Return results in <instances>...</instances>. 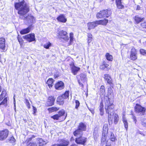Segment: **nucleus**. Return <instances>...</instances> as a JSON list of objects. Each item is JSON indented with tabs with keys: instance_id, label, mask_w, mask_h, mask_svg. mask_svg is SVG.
I'll return each instance as SVG.
<instances>
[{
	"instance_id": "f257e3e1",
	"label": "nucleus",
	"mask_w": 146,
	"mask_h": 146,
	"mask_svg": "<svg viewBox=\"0 0 146 146\" xmlns=\"http://www.w3.org/2000/svg\"><path fill=\"white\" fill-rule=\"evenodd\" d=\"M105 109L106 113L108 114L109 123H111L113 119L112 116L114 113V105L109 97L108 99L105 101Z\"/></svg>"
},
{
	"instance_id": "f03ea898",
	"label": "nucleus",
	"mask_w": 146,
	"mask_h": 146,
	"mask_svg": "<svg viewBox=\"0 0 146 146\" xmlns=\"http://www.w3.org/2000/svg\"><path fill=\"white\" fill-rule=\"evenodd\" d=\"M15 9L18 11V13L20 15V18L21 16L25 15L29 11V7L27 4L25 3L24 0L20 2L15 3Z\"/></svg>"
},
{
	"instance_id": "7ed1b4c3",
	"label": "nucleus",
	"mask_w": 146,
	"mask_h": 146,
	"mask_svg": "<svg viewBox=\"0 0 146 146\" xmlns=\"http://www.w3.org/2000/svg\"><path fill=\"white\" fill-rule=\"evenodd\" d=\"M65 111L64 110L59 111L58 114L51 116V118L54 120H59L60 121L64 120L66 118V115H64Z\"/></svg>"
},
{
	"instance_id": "20e7f679",
	"label": "nucleus",
	"mask_w": 146,
	"mask_h": 146,
	"mask_svg": "<svg viewBox=\"0 0 146 146\" xmlns=\"http://www.w3.org/2000/svg\"><path fill=\"white\" fill-rule=\"evenodd\" d=\"M111 12L110 10H104L98 13L96 17L98 18H102L105 17L108 18L111 15Z\"/></svg>"
},
{
	"instance_id": "39448f33",
	"label": "nucleus",
	"mask_w": 146,
	"mask_h": 146,
	"mask_svg": "<svg viewBox=\"0 0 146 146\" xmlns=\"http://www.w3.org/2000/svg\"><path fill=\"white\" fill-rule=\"evenodd\" d=\"M145 110L146 109L145 108L138 104H136L135 107V112L140 116L144 115Z\"/></svg>"
},
{
	"instance_id": "423d86ee",
	"label": "nucleus",
	"mask_w": 146,
	"mask_h": 146,
	"mask_svg": "<svg viewBox=\"0 0 146 146\" xmlns=\"http://www.w3.org/2000/svg\"><path fill=\"white\" fill-rule=\"evenodd\" d=\"M67 33L63 30L59 31L57 34V36L60 39H62L66 42H68L69 38L68 36Z\"/></svg>"
},
{
	"instance_id": "0eeeda50",
	"label": "nucleus",
	"mask_w": 146,
	"mask_h": 146,
	"mask_svg": "<svg viewBox=\"0 0 146 146\" xmlns=\"http://www.w3.org/2000/svg\"><path fill=\"white\" fill-rule=\"evenodd\" d=\"M6 92L5 90H3L0 95V102L4 98L3 101L0 103V105H4L6 106L7 105V97H6Z\"/></svg>"
},
{
	"instance_id": "6e6552de",
	"label": "nucleus",
	"mask_w": 146,
	"mask_h": 146,
	"mask_svg": "<svg viewBox=\"0 0 146 146\" xmlns=\"http://www.w3.org/2000/svg\"><path fill=\"white\" fill-rule=\"evenodd\" d=\"M77 78L78 80V82L81 86H83V84L81 83L82 82H86L87 81L86 76V75L81 74L80 75L77 76Z\"/></svg>"
},
{
	"instance_id": "1a4fd4ad",
	"label": "nucleus",
	"mask_w": 146,
	"mask_h": 146,
	"mask_svg": "<svg viewBox=\"0 0 146 146\" xmlns=\"http://www.w3.org/2000/svg\"><path fill=\"white\" fill-rule=\"evenodd\" d=\"M23 38L29 42H32L35 40V35L33 33L26 35L23 36Z\"/></svg>"
},
{
	"instance_id": "9d476101",
	"label": "nucleus",
	"mask_w": 146,
	"mask_h": 146,
	"mask_svg": "<svg viewBox=\"0 0 146 146\" xmlns=\"http://www.w3.org/2000/svg\"><path fill=\"white\" fill-rule=\"evenodd\" d=\"M8 131L7 129L0 131V140H3L5 139L8 136Z\"/></svg>"
},
{
	"instance_id": "9b49d317",
	"label": "nucleus",
	"mask_w": 146,
	"mask_h": 146,
	"mask_svg": "<svg viewBox=\"0 0 146 146\" xmlns=\"http://www.w3.org/2000/svg\"><path fill=\"white\" fill-rule=\"evenodd\" d=\"M87 141V139L86 138L81 136L79 137L76 138L75 141L77 144L84 145Z\"/></svg>"
},
{
	"instance_id": "f8f14e48",
	"label": "nucleus",
	"mask_w": 146,
	"mask_h": 146,
	"mask_svg": "<svg viewBox=\"0 0 146 146\" xmlns=\"http://www.w3.org/2000/svg\"><path fill=\"white\" fill-rule=\"evenodd\" d=\"M137 50L134 48H132L131 52L130 58L131 60H134L137 58Z\"/></svg>"
},
{
	"instance_id": "ddd939ff",
	"label": "nucleus",
	"mask_w": 146,
	"mask_h": 146,
	"mask_svg": "<svg viewBox=\"0 0 146 146\" xmlns=\"http://www.w3.org/2000/svg\"><path fill=\"white\" fill-rule=\"evenodd\" d=\"M104 78L105 81L110 85L112 84V80L110 76L108 74L104 75Z\"/></svg>"
},
{
	"instance_id": "4468645a",
	"label": "nucleus",
	"mask_w": 146,
	"mask_h": 146,
	"mask_svg": "<svg viewBox=\"0 0 146 146\" xmlns=\"http://www.w3.org/2000/svg\"><path fill=\"white\" fill-rule=\"evenodd\" d=\"M55 89L58 90H60L64 88V84L63 83L61 82H58L55 85Z\"/></svg>"
},
{
	"instance_id": "2eb2a0df",
	"label": "nucleus",
	"mask_w": 146,
	"mask_h": 146,
	"mask_svg": "<svg viewBox=\"0 0 146 146\" xmlns=\"http://www.w3.org/2000/svg\"><path fill=\"white\" fill-rule=\"evenodd\" d=\"M55 98H54L53 96H49L46 102L47 105L50 106L53 105L54 104Z\"/></svg>"
},
{
	"instance_id": "dca6fc26",
	"label": "nucleus",
	"mask_w": 146,
	"mask_h": 146,
	"mask_svg": "<svg viewBox=\"0 0 146 146\" xmlns=\"http://www.w3.org/2000/svg\"><path fill=\"white\" fill-rule=\"evenodd\" d=\"M57 21L59 22L65 23L67 21V19L66 18L64 15L62 14L59 15L57 18Z\"/></svg>"
},
{
	"instance_id": "f3484780",
	"label": "nucleus",
	"mask_w": 146,
	"mask_h": 146,
	"mask_svg": "<svg viewBox=\"0 0 146 146\" xmlns=\"http://www.w3.org/2000/svg\"><path fill=\"white\" fill-rule=\"evenodd\" d=\"M25 19L24 22L26 24H29L33 22V20H34V17L30 15H28L27 17H24Z\"/></svg>"
},
{
	"instance_id": "a211bd4d",
	"label": "nucleus",
	"mask_w": 146,
	"mask_h": 146,
	"mask_svg": "<svg viewBox=\"0 0 146 146\" xmlns=\"http://www.w3.org/2000/svg\"><path fill=\"white\" fill-rule=\"evenodd\" d=\"M98 24L97 23L96 21L93 22H90L87 24L88 29H91L95 28L98 26Z\"/></svg>"
},
{
	"instance_id": "6ab92c4d",
	"label": "nucleus",
	"mask_w": 146,
	"mask_h": 146,
	"mask_svg": "<svg viewBox=\"0 0 146 146\" xmlns=\"http://www.w3.org/2000/svg\"><path fill=\"white\" fill-rule=\"evenodd\" d=\"M122 0H116L115 3L118 9H122L124 8V6L122 4Z\"/></svg>"
},
{
	"instance_id": "aec40b11",
	"label": "nucleus",
	"mask_w": 146,
	"mask_h": 146,
	"mask_svg": "<svg viewBox=\"0 0 146 146\" xmlns=\"http://www.w3.org/2000/svg\"><path fill=\"white\" fill-rule=\"evenodd\" d=\"M5 47V39L4 38H0V48L4 50Z\"/></svg>"
},
{
	"instance_id": "412c9836",
	"label": "nucleus",
	"mask_w": 146,
	"mask_h": 146,
	"mask_svg": "<svg viewBox=\"0 0 146 146\" xmlns=\"http://www.w3.org/2000/svg\"><path fill=\"white\" fill-rule=\"evenodd\" d=\"M78 129L82 131L86 130V126L85 124L82 122L80 123L78 127Z\"/></svg>"
},
{
	"instance_id": "4be33fe9",
	"label": "nucleus",
	"mask_w": 146,
	"mask_h": 146,
	"mask_svg": "<svg viewBox=\"0 0 146 146\" xmlns=\"http://www.w3.org/2000/svg\"><path fill=\"white\" fill-rule=\"evenodd\" d=\"M64 99L61 96H58L56 100L57 104L60 105H62L64 103Z\"/></svg>"
},
{
	"instance_id": "5701e85b",
	"label": "nucleus",
	"mask_w": 146,
	"mask_h": 146,
	"mask_svg": "<svg viewBox=\"0 0 146 146\" xmlns=\"http://www.w3.org/2000/svg\"><path fill=\"white\" fill-rule=\"evenodd\" d=\"M108 125L107 124H105L103 128V135L105 136L108 133Z\"/></svg>"
},
{
	"instance_id": "b1692460",
	"label": "nucleus",
	"mask_w": 146,
	"mask_h": 146,
	"mask_svg": "<svg viewBox=\"0 0 146 146\" xmlns=\"http://www.w3.org/2000/svg\"><path fill=\"white\" fill-rule=\"evenodd\" d=\"M59 143L60 146H67L69 143L68 141L63 139L60 140Z\"/></svg>"
},
{
	"instance_id": "393cba45",
	"label": "nucleus",
	"mask_w": 146,
	"mask_h": 146,
	"mask_svg": "<svg viewBox=\"0 0 146 146\" xmlns=\"http://www.w3.org/2000/svg\"><path fill=\"white\" fill-rule=\"evenodd\" d=\"M83 133L82 131L78 129L74 132L73 134L75 136L80 137L82 135Z\"/></svg>"
},
{
	"instance_id": "a878e982",
	"label": "nucleus",
	"mask_w": 146,
	"mask_h": 146,
	"mask_svg": "<svg viewBox=\"0 0 146 146\" xmlns=\"http://www.w3.org/2000/svg\"><path fill=\"white\" fill-rule=\"evenodd\" d=\"M80 69L79 67H77L73 65L71 68L72 72L74 75L76 74L77 72L79 71Z\"/></svg>"
},
{
	"instance_id": "bb28decb",
	"label": "nucleus",
	"mask_w": 146,
	"mask_h": 146,
	"mask_svg": "<svg viewBox=\"0 0 146 146\" xmlns=\"http://www.w3.org/2000/svg\"><path fill=\"white\" fill-rule=\"evenodd\" d=\"M98 25H106L108 22V20L107 19L104 20H101L99 21H96Z\"/></svg>"
},
{
	"instance_id": "cd10ccee",
	"label": "nucleus",
	"mask_w": 146,
	"mask_h": 146,
	"mask_svg": "<svg viewBox=\"0 0 146 146\" xmlns=\"http://www.w3.org/2000/svg\"><path fill=\"white\" fill-rule=\"evenodd\" d=\"M31 30V28L29 27L27 28L22 30L20 33L22 35H24L29 33Z\"/></svg>"
},
{
	"instance_id": "c85d7f7f",
	"label": "nucleus",
	"mask_w": 146,
	"mask_h": 146,
	"mask_svg": "<svg viewBox=\"0 0 146 146\" xmlns=\"http://www.w3.org/2000/svg\"><path fill=\"white\" fill-rule=\"evenodd\" d=\"M98 128L96 127L95 128L93 132V135L94 139L96 140L98 137Z\"/></svg>"
},
{
	"instance_id": "c756f323",
	"label": "nucleus",
	"mask_w": 146,
	"mask_h": 146,
	"mask_svg": "<svg viewBox=\"0 0 146 146\" xmlns=\"http://www.w3.org/2000/svg\"><path fill=\"white\" fill-rule=\"evenodd\" d=\"M54 82V80L52 78H50L48 80L46 83L48 84V85L50 88H52Z\"/></svg>"
},
{
	"instance_id": "7c9ffc66",
	"label": "nucleus",
	"mask_w": 146,
	"mask_h": 146,
	"mask_svg": "<svg viewBox=\"0 0 146 146\" xmlns=\"http://www.w3.org/2000/svg\"><path fill=\"white\" fill-rule=\"evenodd\" d=\"M7 142L11 143L12 145H14L15 142V139L13 136L9 137L7 140Z\"/></svg>"
},
{
	"instance_id": "2f4dec72",
	"label": "nucleus",
	"mask_w": 146,
	"mask_h": 146,
	"mask_svg": "<svg viewBox=\"0 0 146 146\" xmlns=\"http://www.w3.org/2000/svg\"><path fill=\"white\" fill-rule=\"evenodd\" d=\"M134 19L136 22L137 23H138L144 20V18H141L140 17L138 16H136L134 17Z\"/></svg>"
},
{
	"instance_id": "473e14b6",
	"label": "nucleus",
	"mask_w": 146,
	"mask_h": 146,
	"mask_svg": "<svg viewBox=\"0 0 146 146\" xmlns=\"http://www.w3.org/2000/svg\"><path fill=\"white\" fill-rule=\"evenodd\" d=\"M105 57L106 59L109 61H111L113 60V58L112 56L108 53H106Z\"/></svg>"
},
{
	"instance_id": "72a5a7b5",
	"label": "nucleus",
	"mask_w": 146,
	"mask_h": 146,
	"mask_svg": "<svg viewBox=\"0 0 146 146\" xmlns=\"http://www.w3.org/2000/svg\"><path fill=\"white\" fill-rule=\"evenodd\" d=\"M59 109V108L52 107L48 108V110L49 113H52L56 111Z\"/></svg>"
},
{
	"instance_id": "f704fd0d",
	"label": "nucleus",
	"mask_w": 146,
	"mask_h": 146,
	"mask_svg": "<svg viewBox=\"0 0 146 146\" xmlns=\"http://www.w3.org/2000/svg\"><path fill=\"white\" fill-rule=\"evenodd\" d=\"M37 141V143L40 146H43L44 145L45 141L42 138H38Z\"/></svg>"
},
{
	"instance_id": "c9c22d12",
	"label": "nucleus",
	"mask_w": 146,
	"mask_h": 146,
	"mask_svg": "<svg viewBox=\"0 0 146 146\" xmlns=\"http://www.w3.org/2000/svg\"><path fill=\"white\" fill-rule=\"evenodd\" d=\"M99 110L100 111V114L101 115H102L104 114V109L103 105L102 103H101L99 107Z\"/></svg>"
},
{
	"instance_id": "e433bc0d",
	"label": "nucleus",
	"mask_w": 146,
	"mask_h": 146,
	"mask_svg": "<svg viewBox=\"0 0 146 146\" xmlns=\"http://www.w3.org/2000/svg\"><path fill=\"white\" fill-rule=\"evenodd\" d=\"M73 35V33H70V41L68 43V45H70L72 44L74 40Z\"/></svg>"
},
{
	"instance_id": "4c0bfd02",
	"label": "nucleus",
	"mask_w": 146,
	"mask_h": 146,
	"mask_svg": "<svg viewBox=\"0 0 146 146\" xmlns=\"http://www.w3.org/2000/svg\"><path fill=\"white\" fill-rule=\"evenodd\" d=\"M123 121L125 126V127L126 129V130H127L128 127L127 121L126 118L123 117Z\"/></svg>"
},
{
	"instance_id": "58836bf2",
	"label": "nucleus",
	"mask_w": 146,
	"mask_h": 146,
	"mask_svg": "<svg viewBox=\"0 0 146 146\" xmlns=\"http://www.w3.org/2000/svg\"><path fill=\"white\" fill-rule=\"evenodd\" d=\"M110 95L111 96L113 95V91L111 88H109L108 89V98L109 97V98H111V97L110 96Z\"/></svg>"
},
{
	"instance_id": "ea45409f",
	"label": "nucleus",
	"mask_w": 146,
	"mask_h": 146,
	"mask_svg": "<svg viewBox=\"0 0 146 146\" xmlns=\"http://www.w3.org/2000/svg\"><path fill=\"white\" fill-rule=\"evenodd\" d=\"M61 96L64 99L67 98L69 96V92L68 91H66L64 94Z\"/></svg>"
},
{
	"instance_id": "a19ab883",
	"label": "nucleus",
	"mask_w": 146,
	"mask_h": 146,
	"mask_svg": "<svg viewBox=\"0 0 146 146\" xmlns=\"http://www.w3.org/2000/svg\"><path fill=\"white\" fill-rule=\"evenodd\" d=\"M114 119V123L115 124H116L119 121V117L117 114H115Z\"/></svg>"
},
{
	"instance_id": "79ce46f5",
	"label": "nucleus",
	"mask_w": 146,
	"mask_h": 146,
	"mask_svg": "<svg viewBox=\"0 0 146 146\" xmlns=\"http://www.w3.org/2000/svg\"><path fill=\"white\" fill-rule=\"evenodd\" d=\"M17 38L21 46L22 47L23 43V41L22 38L21 37H20L19 36L17 37Z\"/></svg>"
},
{
	"instance_id": "37998d69",
	"label": "nucleus",
	"mask_w": 146,
	"mask_h": 146,
	"mask_svg": "<svg viewBox=\"0 0 146 146\" xmlns=\"http://www.w3.org/2000/svg\"><path fill=\"white\" fill-rule=\"evenodd\" d=\"M110 140L112 141H114L115 139V137L113 134L112 133H111V135L110 138Z\"/></svg>"
},
{
	"instance_id": "c03bdc74",
	"label": "nucleus",
	"mask_w": 146,
	"mask_h": 146,
	"mask_svg": "<svg viewBox=\"0 0 146 146\" xmlns=\"http://www.w3.org/2000/svg\"><path fill=\"white\" fill-rule=\"evenodd\" d=\"M142 124L144 126L146 125V118H142L141 119Z\"/></svg>"
},
{
	"instance_id": "a18cd8bd",
	"label": "nucleus",
	"mask_w": 146,
	"mask_h": 146,
	"mask_svg": "<svg viewBox=\"0 0 146 146\" xmlns=\"http://www.w3.org/2000/svg\"><path fill=\"white\" fill-rule=\"evenodd\" d=\"M100 91L101 94H103L105 92V87L104 86L102 85L101 86Z\"/></svg>"
},
{
	"instance_id": "49530a36",
	"label": "nucleus",
	"mask_w": 146,
	"mask_h": 146,
	"mask_svg": "<svg viewBox=\"0 0 146 146\" xmlns=\"http://www.w3.org/2000/svg\"><path fill=\"white\" fill-rule=\"evenodd\" d=\"M140 53L143 55H146V51L143 49H141L140 50Z\"/></svg>"
},
{
	"instance_id": "de8ad7c7",
	"label": "nucleus",
	"mask_w": 146,
	"mask_h": 146,
	"mask_svg": "<svg viewBox=\"0 0 146 146\" xmlns=\"http://www.w3.org/2000/svg\"><path fill=\"white\" fill-rule=\"evenodd\" d=\"M76 106L75 108L77 109L80 106V102L79 101L77 100H76L75 101Z\"/></svg>"
},
{
	"instance_id": "09e8293b",
	"label": "nucleus",
	"mask_w": 146,
	"mask_h": 146,
	"mask_svg": "<svg viewBox=\"0 0 146 146\" xmlns=\"http://www.w3.org/2000/svg\"><path fill=\"white\" fill-rule=\"evenodd\" d=\"M25 104L29 108H30V105L28 100H26Z\"/></svg>"
},
{
	"instance_id": "8fccbe9b",
	"label": "nucleus",
	"mask_w": 146,
	"mask_h": 146,
	"mask_svg": "<svg viewBox=\"0 0 146 146\" xmlns=\"http://www.w3.org/2000/svg\"><path fill=\"white\" fill-rule=\"evenodd\" d=\"M52 44L50 42H48L46 44V49H48L50 47L52 46Z\"/></svg>"
},
{
	"instance_id": "3c124183",
	"label": "nucleus",
	"mask_w": 146,
	"mask_h": 146,
	"mask_svg": "<svg viewBox=\"0 0 146 146\" xmlns=\"http://www.w3.org/2000/svg\"><path fill=\"white\" fill-rule=\"evenodd\" d=\"M27 146H36L35 143L31 142L28 144Z\"/></svg>"
},
{
	"instance_id": "603ef678",
	"label": "nucleus",
	"mask_w": 146,
	"mask_h": 146,
	"mask_svg": "<svg viewBox=\"0 0 146 146\" xmlns=\"http://www.w3.org/2000/svg\"><path fill=\"white\" fill-rule=\"evenodd\" d=\"M141 25L143 28H146V22H144L142 23Z\"/></svg>"
},
{
	"instance_id": "864d4df0",
	"label": "nucleus",
	"mask_w": 146,
	"mask_h": 146,
	"mask_svg": "<svg viewBox=\"0 0 146 146\" xmlns=\"http://www.w3.org/2000/svg\"><path fill=\"white\" fill-rule=\"evenodd\" d=\"M102 66H104L105 68H107L109 66V65L108 64L104 62L103 63V64Z\"/></svg>"
},
{
	"instance_id": "5fc2aeb1",
	"label": "nucleus",
	"mask_w": 146,
	"mask_h": 146,
	"mask_svg": "<svg viewBox=\"0 0 146 146\" xmlns=\"http://www.w3.org/2000/svg\"><path fill=\"white\" fill-rule=\"evenodd\" d=\"M33 114L35 115V113L37 109H36V108L34 106H33Z\"/></svg>"
},
{
	"instance_id": "6e6d98bb",
	"label": "nucleus",
	"mask_w": 146,
	"mask_h": 146,
	"mask_svg": "<svg viewBox=\"0 0 146 146\" xmlns=\"http://www.w3.org/2000/svg\"><path fill=\"white\" fill-rule=\"evenodd\" d=\"M88 37L89 38H92V35L90 33H88Z\"/></svg>"
},
{
	"instance_id": "4d7b16f0",
	"label": "nucleus",
	"mask_w": 146,
	"mask_h": 146,
	"mask_svg": "<svg viewBox=\"0 0 146 146\" xmlns=\"http://www.w3.org/2000/svg\"><path fill=\"white\" fill-rule=\"evenodd\" d=\"M106 146H111V143L110 142H108V141L106 144Z\"/></svg>"
},
{
	"instance_id": "13d9d810",
	"label": "nucleus",
	"mask_w": 146,
	"mask_h": 146,
	"mask_svg": "<svg viewBox=\"0 0 146 146\" xmlns=\"http://www.w3.org/2000/svg\"><path fill=\"white\" fill-rule=\"evenodd\" d=\"M92 38H89L87 42L88 43V44L90 43L92 41Z\"/></svg>"
},
{
	"instance_id": "bf43d9fd",
	"label": "nucleus",
	"mask_w": 146,
	"mask_h": 146,
	"mask_svg": "<svg viewBox=\"0 0 146 146\" xmlns=\"http://www.w3.org/2000/svg\"><path fill=\"white\" fill-rule=\"evenodd\" d=\"M14 109L15 110L16 109L15 101V98H14Z\"/></svg>"
},
{
	"instance_id": "052dcab7",
	"label": "nucleus",
	"mask_w": 146,
	"mask_h": 146,
	"mask_svg": "<svg viewBox=\"0 0 146 146\" xmlns=\"http://www.w3.org/2000/svg\"><path fill=\"white\" fill-rule=\"evenodd\" d=\"M132 118L134 121H136V117L134 115L133 116Z\"/></svg>"
},
{
	"instance_id": "680f3d73",
	"label": "nucleus",
	"mask_w": 146,
	"mask_h": 146,
	"mask_svg": "<svg viewBox=\"0 0 146 146\" xmlns=\"http://www.w3.org/2000/svg\"><path fill=\"white\" fill-rule=\"evenodd\" d=\"M52 146H60V145L58 144H57L53 145Z\"/></svg>"
},
{
	"instance_id": "e2e57ef3",
	"label": "nucleus",
	"mask_w": 146,
	"mask_h": 146,
	"mask_svg": "<svg viewBox=\"0 0 146 146\" xmlns=\"http://www.w3.org/2000/svg\"><path fill=\"white\" fill-rule=\"evenodd\" d=\"M140 7L138 5L137 6V9L139 10H140Z\"/></svg>"
},
{
	"instance_id": "0e129e2a",
	"label": "nucleus",
	"mask_w": 146,
	"mask_h": 146,
	"mask_svg": "<svg viewBox=\"0 0 146 146\" xmlns=\"http://www.w3.org/2000/svg\"><path fill=\"white\" fill-rule=\"evenodd\" d=\"M102 66H100V68H101V69H102V70H104V68H105V67H102Z\"/></svg>"
},
{
	"instance_id": "69168bd1",
	"label": "nucleus",
	"mask_w": 146,
	"mask_h": 146,
	"mask_svg": "<svg viewBox=\"0 0 146 146\" xmlns=\"http://www.w3.org/2000/svg\"><path fill=\"white\" fill-rule=\"evenodd\" d=\"M71 146H77V145H76L75 144H73L71 145Z\"/></svg>"
},
{
	"instance_id": "338daca9",
	"label": "nucleus",
	"mask_w": 146,
	"mask_h": 146,
	"mask_svg": "<svg viewBox=\"0 0 146 146\" xmlns=\"http://www.w3.org/2000/svg\"><path fill=\"white\" fill-rule=\"evenodd\" d=\"M1 87L0 86V92H1Z\"/></svg>"
},
{
	"instance_id": "774afa93",
	"label": "nucleus",
	"mask_w": 146,
	"mask_h": 146,
	"mask_svg": "<svg viewBox=\"0 0 146 146\" xmlns=\"http://www.w3.org/2000/svg\"><path fill=\"white\" fill-rule=\"evenodd\" d=\"M44 48H46V45H44Z\"/></svg>"
}]
</instances>
